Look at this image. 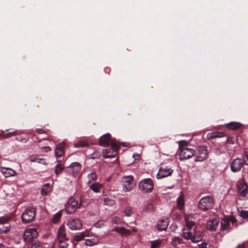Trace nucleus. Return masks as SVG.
Segmentation results:
<instances>
[{"label": "nucleus", "instance_id": "f8f14e48", "mask_svg": "<svg viewBox=\"0 0 248 248\" xmlns=\"http://www.w3.org/2000/svg\"><path fill=\"white\" fill-rule=\"evenodd\" d=\"M111 141V136L109 134H106L99 139V144L104 147H108Z\"/></svg>", "mask_w": 248, "mask_h": 248}, {"label": "nucleus", "instance_id": "e433bc0d", "mask_svg": "<svg viewBox=\"0 0 248 248\" xmlns=\"http://www.w3.org/2000/svg\"><path fill=\"white\" fill-rule=\"evenodd\" d=\"M58 163L56 166L55 173L57 175L60 174L62 172V164L61 161H58Z\"/></svg>", "mask_w": 248, "mask_h": 248}, {"label": "nucleus", "instance_id": "a19ab883", "mask_svg": "<svg viewBox=\"0 0 248 248\" xmlns=\"http://www.w3.org/2000/svg\"><path fill=\"white\" fill-rule=\"evenodd\" d=\"M35 132L39 134H48V133L49 132V130L48 129L37 128L35 130Z\"/></svg>", "mask_w": 248, "mask_h": 248}, {"label": "nucleus", "instance_id": "bb28decb", "mask_svg": "<svg viewBox=\"0 0 248 248\" xmlns=\"http://www.w3.org/2000/svg\"><path fill=\"white\" fill-rule=\"evenodd\" d=\"M185 203L184 201V195L183 194H181L177 201V207L180 209H182L184 206Z\"/></svg>", "mask_w": 248, "mask_h": 248}, {"label": "nucleus", "instance_id": "603ef678", "mask_svg": "<svg viewBox=\"0 0 248 248\" xmlns=\"http://www.w3.org/2000/svg\"><path fill=\"white\" fill-rule=\"evenodd\" d=\"M229 220H230V221H231L232 222V224H234L235 223H236V218L232 216L230 217Z\"/></svg>", "mask_w": 248, "mask_h": 248}, {"label": "nucleus", "instance_id": "c9c22d12", "mask_svg": "<svg viewBox=\"0 0 248 248\" xmlns=\"http://www.w3.org/2000/svg\"><path fill=\"white\" fill-rule=\"evenodd\" d=\"M74 146L77 148H81V147H85L89 146L88 143L84 140H80L77 142H76Z\"/></svg>", "mask_w": 248, "mask_h": 248}, {"label": "nucleus", "instance_id": "cd10ccee", "mask_svg": "<svg viewBox=\"0 0 248 248\" xmlns=\"http://www.w3.org/2000/svg\"><path fill=\"white\" fill-rule=\"evenodd\" d=\"M51 186L49 184H46L41 189V193L42 195H46L51 191Z\"/></svg>", "mask_w": 248, "mask_h": 248}, {"label": "nucleus", "instance_id": "423d86ee", "mask_svg": "<svg viewBox=\"0 0 248 248\" xmlns=\"http://www.w3.org/2000/svg\"><path fill=\"white\" fill-rule=\"evenodd\" d=\"M38 235L37 230L34 228L27 229L23 235V239L25 241L30 242L33 239L36 238Z\"/></svg>", "mask_w": 248, "mask_h": 248}, {"label": "nucleus", "instance_id": "5fc2aeb1", "mask_svg": "<svg viewBox=\"0 0 248 248\" xmlns=\"http://www.w3.org/2000/svg\"><path fill=\"white\" fill-rule=\"evenodd\" d=\"M199 248H207V244L206 243H202L199 245Z\"/></svg>", "mask_w": 248, "mask_h": 248}, {"label": "nucleus", "instance_id": "e2e57ef3", "mask_svg": "<svg viewBox=\"0 0 248 248\" xmlns=\"http://www.w3.org/2000/svg\"><path fill=\"white\" fill-rule=\"evenodd\" d=\"M62 236H63V239L65 237V234L63 233Z\"/></svg>", "mask_w": 248, "mask_h": 248}, {"label": "nucleus", "instance_id": "393cba45", "mask_svg": "<svg viewBox=\"0 0 248 248\" xmlns=\"http://www.w3.org/2000/svg\"><path fill=\"white\" fill-rule=\"evenodd\" d=\"M115 230L118 233L123 235H128L130 234V231L124 227H116Z\"/></svg>", "mask_w": 248, "mask_h": 248}, {"label": "nucleus", "instance_id": "864d4df0", "mask_svg": "<svg viewBox=\"0 0 248 248\" xmlns=\"http://www.w3.org/2000/svg\"><path fill=\"white\" fill-rule=\"evenodd\" d=\"M6 133H5L3 131H0V138L2 139H5V135Z\"/></svg>", "mask_w": 248, "mask_h": 248}, {"label": "nucleus", "instance_id": "de8ad7c7", "mask_svg": "<svg viewBox=\"0 0 248 248\" xmlns=\"http://www.w3.org/2000/svg\"><path fill=\"white\" fill-rule=\"evenodd\" d=\"M244 164L248 165V151L245 152V155L243 157Z\"/></svg>", "mask_w": 248, "mask_h": 248}, {"label": "nucleus", "instance_id": "412c9836", "mask_svg": "<svg viewBox=\"0 0 248 248\" xmlns=\"http://www.w3.org/2000/svg\"><path fill=\"white\" fill-rule=\"evenodd\" d=\"M103 157L104 158H110L113 157L115 156L116 152L112 150V149H105L103 152Z\"/></svg>", "mask_w": 248, "mask_h": 248}, {"label": "nucleus", "instance_id": "09e8293b", "mask_svg": "<svg viewBox=\"0 0 248 248\" xmlns=\"http://www.w3.org/2000/svg\"><path fill=\"white\" fill-rule=\"evenodd\" d=\"M124 212L126 216H130L132 214L130 207H126L124 209Z\"/></svg>", "mask_w": 248, "mask_h": 248}, {"label": "nucleus", "instance_id": "20e7f679", "mask_svg": "<svg viewBox=\"0 0 248 248\" xmlns=\"http://www.w3.org/2000/svg\"><path fill=\"white\" fill-rule=\"evenodd\" d=\"M132 176H125L122 178V183L125 191H130L135 186Z\"/></svg>", "mask_w": 248, "mask_h": 248}, {"label": "nucleus", "instance_id": "72a5a7b5", "mask_svg": "<svg viewBox=\"0 0 248 248\" xmlns=\"http://www.w3.org/2000/svg\"><path fill=\"white\" fill-rule=\"evenodd\" d=\"M20 132L18 130H15L12 132L6 133L5 135V139H8L11 137L19 135Z\"/></svg>", "mask_w": 248, "mask_h": 248}, {"label": "nucleus", "instance_id": "5701e85b", "mask_svg": "<svg viewBox=\"0 0 248 248\" xmlns=\"http://www.w3.org/2000/svg\"><path fill=\"white\" fill-rule=\"evenodd\" d=\"M89 235V232L88 231H85L84 232H82L78 233V234L75 235L74 240L76 241H79L84 239V238L86 236H88Z\"/></svg>", "mask_w": 248, "mask_h": 248}, {"label": "nucleus", "instance_id": "6ab92c4d", "mask_svg": "<svg viewBox=\"0 0 248 248\" xmlns=\"http://www.w3.org/2000/svg\"><path fill=\"white\" fill-rule=\"evenodd\" d=\"M226 136L223 132L216 131L208 135V139L211 140L215 138H222Z\"/></svg>", "mask_w": 248, "mask_h": 248}, {"label": "nucleus", "instance_id": "9b49d317", "mask_svg": "<svg viewBox=\"0 0 248 248\" xmlns=\"http://www.w3.org/2000/svg\"><path fill=\"white\" fill-rule=\"evenodd\" d=\"M244 162L241 160L240 158H236L232 163L231 167V170L233 172H237L240 170L241 169Z\"/></svg>", "mask_w": 248, "mask_h": 248}, {"label": "nucleus", "instance_id": "4d7b16f0", "mask_svg": "<svg viewBox=\"0 0 248 248\" xmlns=\"http://www.w3.org/2000/svg\"><path fill=\"white\" fill-rule=\"evenodd\" d=\"M85 244L87 245H89V246H92L93 244V243L92 241H91V240H86V241H85Z\"/></svg>", "mask_w": 248, "mask_h": 248}, {"label": "nucleus", "instance_id": "4468645a", "mask_svg": "<svg viewBox=\"0 0 248 248\" xmlns=\"http://www.w3.org/2000/svg\"><path fill=\"white\" fill-rule=\"evenodd\" d=\"M198 151L200 153V155L197 157L196 161H202L206 158L207 156V150L205 146H199L198 148Z\"/></svg>", "mask_w": 248, "mask_h": 248}, {"label": "nucleus", "instance_id": "ddd939ff", "mask_svg": "<svg viewBox=\"0 0 248 248\" xmlns=\"http://www.w3.org/2000/svg\"><path fill=\"white\" fill-rule=\"evenodd\" d=\"M219 222L218 219L217 217L209 220L206 223L207 229L211 231H215L218 225Z\"/></svg>", "mask_w": 248, "mask_h": 248}, {"label": "nucleus", "instance_id": "37998d69", "mask_svg": "<svg viewBox=\"0 0 248 248\" xmlns=\"http://www.w3.org/2000/svg\"><path fill=\"white\" fill-rule=\"evenodd\" d=\"M239 216L244 218L248 217V211L242 210L239 212Z\"/></svg>", "mask_w": 248, "mask_h": 248}, {"label": "nucleus", "instance_id": "c85d7f7f", "mask_svg": "<svg viewBox=\"0 0 248 248\" xmlns=\"http://www.w3.org/2000/svg\"><path fill=\"white\" fill-rule=\"evenodd\" d=\"M89 186L93 191L98 192L102 187V185L99 183H94L91 184Z\"/></svg>", "mask_w": 248, "mask_h": 248}, {"label": "nucleus", "instance_id": "49530a36", "mask_svg": "<svg viewBox=\"0 0 248 248\" xmlns=\"http://www.w3.org/2000/svg\"><path fill=\"white\" fill-rule=\"evenodd\" d=\"M112 221L116 224H120L121 223V218L117 217H113L112 219Z\"/></svg>", "mask_w": 248, "mask_h": 248}, {"label": "nucleus", "instance_id": "473e14b6", "mask_svg": "<svg viewBox=\"0 0 248 248\" xmlns=\"http://www.w3.org/2000/svg\"><path fill=\"white\" fill-rule=\"evenodd\" d=\"M104 204L112 206L115 204V201L112 198L106 197L103 199Z\"/></svg>", "mask_w": 248, "mask_h": 248}, {"label": "nucleus", "instance_id": "0eeeda50", "mask_svg": "<svg viewBox=\"0 0 248 248\" xmlns=\"http://www.w3.org/2000/svg\"><path fill=\"white\" fill-rule=\"evenodd\" d=\"M78 206V202L74 199L70 198L65 205V211L68 214L75 212Z\"/></svg>", "mask_w": 248, "mask_h": 248}, {"label": "nucleus", "instance_id": "bf43d9fd", "mask_svg": "<svg viewBox=\"0 0 248 248\" xmlns=\"http://www.w3.org/2000/svg\"><path fill=\"white\" fill-rule=\"evenodd\" d=\"M237 248H244V244L243 243L242 244L239 245Z\"/></svg>", "mask_w": 248, "mask_h": 248}, {"label": "nucleus", "instance_id": "79ce46f5", "mask_svg": "<svg viewBox=\"0 0 248 248\" xmlns=\"http://www.w3.org/2000/svg\"><path fill=\"white\" fill-rule=\"evenodd\" d=\"M179 150L181 151L182 148H186L185 147L188 145V142L185 140H181L179 142Z\"/></svg>", "mask_w": 248, "mask_h": 248}, {"label": "nucleus", "instance_id": "7ed1b4c3", "mask_svg": "<svg viewBox=\"0 0 248 248\" xmlns=\"http://www.w3.org/2000/svg\"><path fill=\"white\" fill-rule=\"evenodd\" d=\"M139 187L144 193L151 192L154 188L153 182L151 179H145L139 183Z\"/></svg>", "mask_w": 248, "mask_h": 248}, {"label": "nucleus", "instance_id": "aec40b11", "mask_svg": "<svg viewBox=\"0 0 248 248\" xmlns=\"http://www.w3.org/2000/svg\"><path fill=\"white\" fill-rule=\"evenodd\" d=\"M168 226V222L165 219H162L158 221L157 227L158 231L165 230Z\"/></svg>", "mask_w": 248, "mask_h": 248}, {"label": "nucleus", "instance_id": "4c0bfd02", "mask_svg": "<svg viewBox=\"0 0 248 248\" xmlns=\"http://www.w3.org/2000/svg\"><path fill=\"white\" fill-rule=\"evenodd\" d=\"M58 240L59 242V247L62 248V246H61L62 243V226L59 227L58 231Z\"/></svg>", "mask_w": 248, "mask_h": 248}, {"label": "nucleus", "instance_id": "b1692460", "mask_svg": "<svg viewBox=\"0 0 248 248\" xmlns=\"http://www.w3.org/2000/svg\"><path fill=\"white\" fill-rule=\"evenodd\" d=\"M242 124L237 122H231L226 124V127L230 129L236 130L241 127Z\"/></svg>", "mask_w": 248, "mask_h": 248}, {"label": "nucleus", "instance_id": "4be33fe9", "mask_svg": "<svg viewBox=\"0 0 248 248\" xmlns=\"http://www.w3.org/2000/svg\"><path fill=\"white\" fill-rule=\"evenodd\" d=\"M230 226V220L227 218H224L221 222V230L224 231L228 230Z\"/></svg>", "mask_w": 248, "mask_h": 248}, {"label": "nucleus", "instance_id": "a211bd4d", "mask_svg": "<svg viewBox=\"0 0 248 248\" xmlns=\"http://www.w3.org/2000/svg\"><path fill=\"white\" fill-rule=\"evenodd\" d=\"M193 217L192 215L185 216L186 225L189 230H190L195 225V223L193 220Z\"/></svg>", "mask_w": 248, "mask_h": 248}, {"label": "nucleus", "instance_id": "58836bf2", "mask_svg": "<svg viewBox=\"0 0 248 248\" xmlns=\"http://www.w3.org/2000/svg\"><path fill=\"white\" fill-rule=\"evenodd\" d=\"M183 237L186 240L190 239L193 242V234L191 232H184L183 233Z\"/></svg>", "mask_w": 248, "mask_h": 248}, {"label": "nucleus", "instance_id": "f704fd0d", "mask_svg": "<svg viewBox=\"0 0 248 248\" xmlns=\"http://www.w3.org/2000/svg\"><path fill=\"white\" fill-rule=\"evenodd\" d=\"M62 211L60 210L54 215L52 218V222L53 223H57L60 221L62 214Z\"/></svg>", "mask_w": 248, "mask_h": 248}, {"label": "nucleus", "instance_id": "f257e3e1", "mask_svg": "<svg viewBox=\"0 0 248 248\" xmlns=\"http://www.w3.org/2000/svg\"><path fill=\"white\" fill-rule=\"evenodd\" d=\"M36 216V208L33 207H28L23 212L21 219L24 223L31 222Z\"/></svg>", "mask_w": 248, "mask_h": 248}, {"label": "nucleus", "instance_id": "c03bdc74", "mask_svg": "<svg viewBox=\"0 0 248 248\" xmlns=\"http://www.w3.org/2000/svg\"><path fill=\"white\" fill-rule=\"evenodd\" d=\"M161 244V242L159 240L153 241L152 242L151 248H158Z\"/></svg>", "mask_w": 248, "mask_h": 248}, {"label": "nucleus", "instance_id": "8fccbe9b", "mask_svg": "<svg viewBox=\"0 0 248 248\" xmlns=\"http://www.w3.org/2000/svg\"><path fill=\"white\" fill-rule=\"evenodd\" d=\"M32 248H42L41 244L39 242L34 243L32 244Z\"/></svg>", "mask_w": 248, "mask_h": 248}, {"label": "nucleus", "instance_id": "a18cd8bd", "mask_svg": "<svg viewBox=\"0 0 248 248\" xmlns=\"http://www.w3.org/2000/svg\"><path fill=\"white\" fill-rule=\"evenodd\" d=\"M144 210L147 212L152 211L153 210V205L151 203H149L145 205Z\"/></svg>", "mask_w": 248, "mask_h": 248}, {"label": "nucleus", "instance_id": "dca6fc26", "mask_svg": "<svg viewBox=\"0 0 248 248\" xmlns=\"http://www.w3.org/2000/svg\"><path fill=\"white\" fill-rule=\"evenodd\" d=\"M0 171L6 178L14 176L16 174L15 170L7 167H1Z\"/></svg>", "mask_w": 248, "mask_h": 248}, {"label": "nucleus", "instance_id": "13d9d810", "mask_svg": "<svg viewBox=\"0 0 248 248\" xmlns=\"http://www.w3.org/2000/svg\"><path fill=\"white\" fill-rule=\"evenodd\" d=\"M43 148L45 150V152H48L51 150V148L49 146L44 147Z\"/></svg>", "mask_w": 248, "mask_h": 248}, {"label": "nucleus", "instance_id": "2eb2a0df", "mask_svg": "<svg viewBox=\"0 0 248 248\" xmlns=\"http://www.w3.org/2000/svg\"><path fill=\"white\" fill-rule=\"evenodd\" d=\"M172 171V170L171 169L161 168L157 174V178L159 179L170 175Z\"/></svg>", "mask_w": 248, "mask_h": 248}, {"label": "nucleus", "instance_id": "3c124183", "mask_svg": "<svg viewBox=\"0 0 248 248\" xmlns=\"http://www.w3.org/2000/svg\"><path fill=\"white\" fill-rule=\"evenodd\" d=\"M181 240L182 239L179 237H174L172 239L173 242L177 241L178 243H180L181 242Z\"/></svg>", "mask_w": 248, "mask_h": 248}, {"label": "nucleus", "instance_id": "69168bd1", "mask_svg": "<svg viewBox=\"0 0 248 248\" xmlns=\"http://www.w3.org/2000/svg\"><path fill=\"white\" fill-rule=\"evenodd\" d=\"M98 223H96V224H95V225H98Z\"/></svg>", "mask_w": 248, "mask_h": 248}, {"label": "nucleus", "instance_id": "7c9ffc66", "mask_svg": "<svg viewBox=\"0 0 248 248\" xmlns=\"http://www.w3.org/2000/svg\"><path fill=\"white\" fill-rule=\"evenodd\" d=\"M55 154L57 157H61L62 156V143H59V145L56 146Z\"/></svg>", "mask_w": 248, "mask_h": 248}, {"label": "nucleus", "instance_id": "f3484780", "mask_svg": "<svg viewBox=\"0 0 248 248\" xmlns=\"http://www.w3.org/2000/svg\"><path fill=\"white\" fill-rule=\"evenodd\" d=\"M237 187L238 192L241 196H245L246 195L248 192V186L246 183L240 182L238 184Z\"/></svg>", "mask_w": 248, "mask_h": 248}, {"label": "nucleus", "instance_id": "a878e982", "mask_svg": "<svg viewBox=\"0 0 248 248\" xmlns=\"http://www.w3.org/2000/svg\"><path fill=\"white\" fill-rule=\"evenodd\" d=\"M17 136H18L16 138V139L20 142H26L29 140V137L28 135L25 133H22L21 132L20 135Z\"/></svg>", "mask_w": 248, "mask_h": 248}, {"label": "nucleus", "instance_id": "6e6d98bb", "mask_svg": "<svg viewBox=\"0 0 248 248\" xmlns=\"http://www.w3.org/2000/svg\"><path fill=\"white\" fill-rule=\"evenodd\" d=\"M227 143H229V144H232L233 143L232 139V138L231 137H228V140H227Z\"/></svg>", "mask_w": 248, "mask_h": 248}, {"label": "nucleus", "instance_id": "39448f33", "mask_svg": "<svg viewBox=\"0 0 248 248\" xmlns=\"http://www.w3.org/2000/svg\"><path fill=\"white\" fill-rule=\"evenodd\" d=\"M11 218L9 217H0V233H5L10 231L11 225L9 221Z\"/></svg>", "mask_w": 248, "mask_h": 248}, {"label": "nucleus", "instance_id": "0e129e2a", "mask_svg": "<svg viewBox=\"0 0 248 248\" xmlns=\"http://www.w3.org/2000/svg\"><path fill=\"white\" fill-rule=\"evenodd\" d=\"M65 247V246L63 244V246H62V248H64Z\"/></svg>", "mask_w": 248, "mask_h": 248}, {"label": "nucleus", "instance_id": "2f4dec72", "mask_svg": "<svg viewBox=\"0 0 248 248\" xmlns=\"http://www.w3.org/2000/svg\"><path fill=\"white\" fill-rule=\"evenodd\" d=\"M89 185L92 184V182L95 181L97 179V174L94 172L89 174L88 176Z\"/></svg>", "mask_w": 248, "mask_h": 248}, {"label": "nucleus", "instance_id": "c756f323", "mask_svg": "<svg viewBox=\"0 0 248 248\" xmlns=\"http://www.w3.org/2000/svg\"><path fill=\"white\" fill-rule=\"evenodd\" d=\"M202 232H195L193 236V242L197 243L200 241L202 239Z\"/></svg>", "mask_w": 248, "mask_h": 248}, {"label": "nucleus", "instance_id": "052dcab7", "mask_svg": "<svg viewBox=\"0 0 248 248\" xmlns=\"http://www.w3.org/2000/svg\"><path fill=\"white\" fill-rule=\"evenodd\" d=\"M40 160V161H38V162H40V163H41V161H42V162H43V161H44L45 160V159H43V158H42V159H38V158H37V160Z\"/></svg>", "mask_w": 248, "mask_h": 248}, {"label": "nucleus", "instance_id": "ea45409f", "mask_svg": "<svg viewBox=\"0 0 248 248\" xmlns=\"http://www.w3.org/2000/svg\"><path fill=\"white\" fill-rule=\"evenodd\" d=\"M111 148L113 151L116 152L119 149V146L115 140H111L110 141Z\"/></svg>", "mask_w": 248, "mask_h": 248}, {"label": "nucleus", "instance_id": "6e6552de", "mask_svg": "<svg viewBox=\"0 0 248 248\" xmlns=\"http://www.w3.org/2000/svg\"><path fill=\"white\" fill-rule=\"evenodd\" d=\"M195 155V151L190 148H182L180 151L179 158L180 160H185L190 158Z\"/></svg>", "mask_w": 248, "mask_h": 248}, {"label": "nucleus", "instance_id": "9d476101", "mask_svg": "<svg viewBox=\"0 0 248 248\" xmlns=\"http://www.w3.org/2000/svg\"><path fill=\"white\" fill-rule=\"evenodd\" d=\"M68 171H71L74 176H77L81 171V165L79 163L74 162L68 167Z\"/></svg>", "mask_w": 248, "mask_h": 248}, {"label": "nucleus", "instance_id": "680f3d73", "mask_svg": "<svg viewBox=\"0 0 248 248\" xmlns=\"http://www.w3.org/2000/svg\"><path fill=\"white\" fill-rule=\"evenodd\" d=\"M0 248H5V246L2 244L0 243Z\"/></svg>", "mask_w": 248, "mask_h": 248}, {"label": "nucleus", "instance_id": "1a4fd4ad", "mask_svg": "<svg viewBox=\"0 0 248 248\" xmlns=\"http://www.w3.org/2000/svg\"><path fill=\"white\" fill-rule=\"evenodd\" d=\"M69 227L73 230L80 229L82 227L81 221L78 218L70 219L67 223Z\"/></svg>", "mask_w": 248, "mask_h": 248}, {"label": "nucleus", "instance_id": "f03ea898", "mask_svg": "<svg viewBox=\"0 0 248 248\" xmlns=\"http://www.w3.org/2000/svg\"><path fill=\"white\" fill-rule=\"evenodd\" d=\"M214 206V201L212 197L206 196L201 199L199 204V208L203 211L211 209Z\"/></svg>", "mask_w": 248, "mask_h": 248}]
</instances>
